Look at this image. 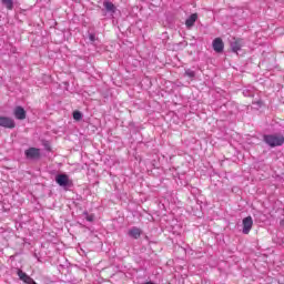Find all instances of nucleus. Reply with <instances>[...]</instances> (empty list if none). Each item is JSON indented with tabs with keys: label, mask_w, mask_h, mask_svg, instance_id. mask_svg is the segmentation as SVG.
Masks as SVG:
<instances>
[{
	"label": "nucleus",
	"mask_w": 284,
	"mask_h": 284,
	"mask_svg": "<svg viewBox=\"0 0 284 284\" xmlns=\"http://www.w3.org/2000/svg\"><path fill=\"white\" fill-rule=\"evenodd\" d=\"M242 225L243 234H250V232L252 231V226L254 225V220H252V216L244 217L242 221Z\"/></svg>",
	"instance_id": "obj_6"
},
{
	"label": "nucleus",
	"mask_w": 284,
	"mask_h": 284,
	"mask_svg": "<svg viewBox=\"0 0 284 284\" xmlns=\"http://www.w3.org/2000/svg\"><path fill=\"white\" fill-rule=\"evenodd\" d=\"M103 8H104L105 12L110 13V17L114 18V14H116V6H114L113 2L108 1V0L104 1Z\"/></svg>",
	"instance_id": "obj_8"
},
{
	"label": "nucleus",
	"mask_w": 284,
	"mask_h": 284,
	"mask_svg": "<svg viewBox=\"0 0 284 284\" xmlns=\"http://www.w3.org/2000/svg\"><path fill=\"white\" fill-rule=\"evenodd\" d=\"M214 52H217V54H221L223 50H225V43L223 42V39L215 38L212 42Z\"/></svg>",
	"instance_id": "obj_7"
},
{
	"label": "nucleus",
	"mask_w": 284,
	"mask_h": 284,
	"mask_svg": "<svg viewBox=\"0 0 284 284\" xmlns=\"http://www.w3.org/2000/svg\"><path fill=\"white\" fill-rule=\"evenodd\" d=\"M18 276L20 281L23 283L28 284L32 277L30 275H27L26 272H22L21 270H18Z\"/></svg>",
	"instance_id": "obj_12"
},
{
	"label": "nucleus",
	"mask_w": 284,
	"mask_h": 284,
	"mask_svg": "<svg viewBox=\"0 0 284 284\" xmlns=\"http://www.w3.org/2000/svg\"><path fill=\"white\" fill-rule=\"evenodd\" d=\"M196 19H199V14L193 13L185 20V26L187 30H191V28H194V24L196 23Z\"/></svg>",
	"instance_id": "obj_10"
},
{
	"label": "nucleus",
	"mask_w": 284,
	"mask_h": 284,
	"mask_svg": "<svg viewBox=\"0 0 284 284\" xmlns=\"http://www.w3.org/2000/svg\"><path fill=\"white\" fill-rule=\"evenodd\" d=\"M24 156L29 161H39L41 159V149L31 146L24 151Z\"/></svg>",
	"instance_id": "obj_3"
},
{
	"label": "nucleus",
	"mask_w": 284,
	"mask_h": 284,
	"mask_svg": "<svg viewBox=\"0 0 284 284\" xmlns=\"http://www.w3.org/2000/svg\"><path fill=\"white\" fill-rule=\"evenodd\" d=\"M129 236H131V239H140L141 234H143V231H141V229L133 226L129 230Z\"/></svg>",
	"instance_id": "obj_11"
},
{
	"label": "nucleus",
	"mask_w": 284,
	"mask_h": 284,
	"mask_svg": "<svg viewBox=\"0 0 284 284\" xmlns=\"http://www.w3.org/2000/svg\"><path fill=\"white\" fill-rule=\"evenodd\" d=\"M55 183L64 190H67V187H72V180H70V176L65 173L55 175Z\"/></svg>",
	"instance_id": "obj_2"
},
{
	"label": "nucleus",
	"mask_w": 284,
	"mask_h": 284,
	"mask_svg": "<svg viewBox=\"0 0 284 284\" xmlns=\"http://www.w3.org/2000/svg\"><path fill=\"white\" fill-rule=\"evenodd\" d=\"M263 141L270 148H278L284 143V136L281 134H265Z\"/></svg>",
	"instance_id": "obj_1"
},
{
	"label": "nucleus",
	"mask_w": 284,
	"mask_h": 284,
	"mask_svg": "<svg viewBox=\"0 0 284 284\" xmlns=\"http://www.w3.org/2000/svg\"><path fill=\"white\" fill-rule=\"evenodd\" d=\"M184 74L185 77H189V79H194V77H196V72L191 69H186Z\"/></svg>",
	"instance_id": "obj_15"
},
{
	"label": "nucleus",
	"mask_w": 284,
	"mask_h": 284,
	"mask_svg": "<svg viewBox=\"0 0 284 284\" xmlns=\"http://www.w3.org/2000/svg\"><path fill=\"white\" fill-rule=\"evenodd\" d=\"M243 95H244V97H254V91L244 90V91H243Z\"/></svg>",
	"instance_id": "obj_17"
},
{
	"label": "nucleus",
	"mask_w": 284,
	"mask_h": 284,
	"mask_svg": "<svg viewBox=\"0 0 284 284\" xmlns=\"http://www.w3.org/2000/svg\"><path fill=\"white\" fill-rule=\"evenodd\" d=\"M73 119L74 121H81L83 119V113H81V111H74Z\"/></svg>",
	"instance_id": "obj_14"
},
{
	"label": "nucleus",
	"mask_w": 284,
	"mask_h": 284,
	"mask_svg": "<svg viewBox=\"0 0 284 284\" xmlns=\"http://www.w3.org/2000/svg\"><path fill=\"white\" fill-rule=\"evenodd\" d=\"M2 6L7 8V10H13L14 9V2L12 0H1Z\"/></svg>",
	"instance_id": "obj_13"
},
{
	"label": "nucleus",
	"mask_w": 284,
	"mask_h": 284,
	"mask_svg": "<svg viewBox=\"0 0 284 284\" xmlns=\"http://www.w3.org/2000/svg\"><path fill=\"white\" fill-rule=\"evenodd\" d=\"M83 214H84V219L89 221V223H92V221H94V215L92 214L90 215L88 214V212H84Z\"/></svg>",
	"instance_id": "obj_16"
},
{
	"label": "nucleus",
	"mask_w": 284,
	"mask_h": 284,
	"mask_svg": "<svg viewBox=\"0 0 284 284\" xmlns=\"http://www.w3.org/2000/svg\"><path fill=\"white\" fill-rule=\"evenodd\" d=\"M13 114L18 121H23L26 119V109L23 106H16Z\"/></svg>",
	"instance_id": "obj_9"
},
{
	"label": "nucleus",
	"mask_w": 284,
	"mask_h": 284,
	"mask_svg": "<svg viewBox=\"0 0 284 284\" xmlns=\"http://www.w3.org/2000/svg\"><path fill=\"white\" fill-rule=\"evenodd\" d=\"M244 45H245V40H243V38H233L231 40V50H232V52H235L236 54H239V51Z\"/></svg>",
	"instance_id": "obj_4"
},
{
	"label": "nucleus",
	"mask_w": 284,
	"mask_h": 284,
	"mask_svg": "<svg viewBox=\"0 0 284 284\" xmlns=\"http://www.w3.org/2000/svg\"><path fill=\"white\" fill-rule=\"evenodd\" d=\"M89 39L92 41V43H94L97 41V36L94 33H90Z\"/></svg>",
	"instance_id": "obj_18"
},
{
	"label": "nucleus",
	"mask_w": 284,
	"mask_h": 284,
	"mask_svg": "<svg viewBox=\"0 0 284 284\" xmlns=\"http://www.w3.org/2000/svg\"><path fill=\"white\" fill-rule=\"evenodd\" d=\"M17 126L14 119L0 115V128H7L8 130H13Z\"/></svg>",
	"instance_id": "obj_5"
}]
</instances>
